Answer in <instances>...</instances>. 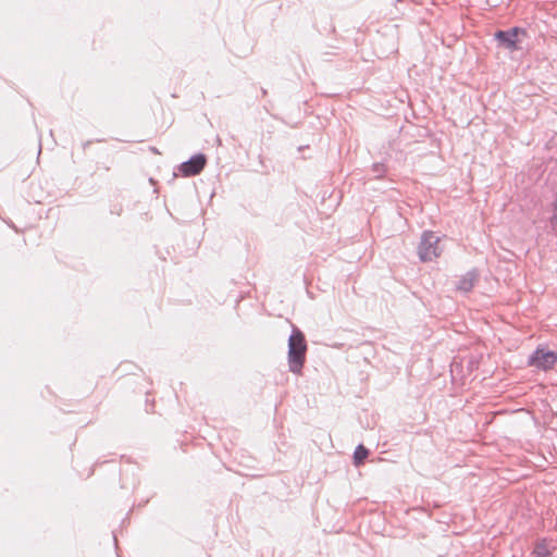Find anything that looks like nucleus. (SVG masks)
<instances>
[{"mask_svg":"<svg viewBox=\"0 0 557 557\" xmlns=\"http://www.w3.org/2000/svg\"><path fill=\"white\" fill-rule=\"evenodd\" d=\"M533 555L535 557H549L550 556V549L548 547V544L545 540L539 542L533 550Z\"/></svg>","mask_w":557,"mask_h":557,"instance_id":"obj_7","label":"nucleus"},{"mask_svg":"<svg viewBox=\"0 0 557 557\" xmlns=\"http://www.w3.org/2000/svg\"><path fill=\"white\" fill-rule=\"evenodd\" d=\"M520 28L513 27L509 30H498L495 34V38L503 45L505 48L509 50H517L518 47V34L520 33Z\"/></svg>","mask_w":557,"mask_h":557,"instance_id":"obj_4","label":"nucleus"},{"mask_svg":"<svg viewBox=\"0 0 557 557\" xmlns=\"http://www.w3.org/2000/svg\"><path fill=\"white\" fill-rule=\"evenodd\" d=\"M307 343L304 333L295 329L288 338V368L289 371L299 374L305 364Z\"/></svg>","mask_w":557,"mask_h":557,"instance_id":"obj_1","label":"nucleus"},{"mask_svg":"<svg viewBox=\"0 0 557 557\" xmlns=\"http://www.w3.org/2000/svg\"><path fill=\"white\" fill-rule=\"evenodd\" d=\"M475 281V275L473 273H467L460 281L458 282L457 288L462 292H469L472 289Z\"/></svg>","mask_w":557,"mask_h":557,"instance_id":"obj_6","label":"nucleus"},{"mask_svg":"<svg viewBox=\"0 0 557 557\" xmlns=\"http://www.w3.org/2000/svg\"><path fill=\"white\" fill-rule=\"evenodd\" d=\"M369 450L362 446H357L355 453H354V462L356 466H359L363 462V460L368 457Z\"/></svg>","mask_w":557,"mask_h":557,"instance_id":"obj_8","label":"nucleus"},{"mask_svg":"<svg viewBox=\"0 0 557 557\" xmlns=\"http://www.w3.org/2000/svg\"><path fill=\"white\" fill-rule=\"evenodd\" d=\"M557 363V351L539 347L529 358V364L540 370H549Z\"/></svg>","mask_w":557,"mask_h":557,"instance_id":"obj_3","label":"nucleus"},{"mask_svg":"<svg viewBox=\"0 0 557 557\" xmlns=\"http://www.w3.org/2000/svg\"><path fill=\"white\" fill-rule=\"evenodd\" d=\"M440 243L441 238L434 232H423L418 246V255L420 260L422 262H428L438 258L443 251Z\"/></svg>","mask_w":557,"mask_h":557,"instance_id":"obj_2","label":"nucleus"},{"mask_svg":"<svg viewBox=\"0 0 557 557\" xmlns=\"http://www.w3.org/2000/svg\"><path fill=\"white\" fill-rule=\"evenodd\" d=\"M385 169H384V165L381 164V163H376L373 165V172L375 173V176L376 177H380L382 176V174L384 173Z\"/></svg>","mask_w":557,"mask_h":557,"instance_id":"obj_9","label":"nucleus"},{"mask_svg":"<svg viewBox=\"0 0 557 557\" xmlns=\"http://www.w3.org/2000/svg\"><path fill=\"white\" fill-rule=\"evenodd\" d=\"M555 212L550 218V225L555 228L557 226V200L554 203Z\"/></svg>","mask_w":557,"mask_h":557,"instance_id":"obj_10","label":"nucleus"},{"mask_svg":"<svg viewBox=\"0 0 557 557\" xmlns=\"http://www.w3.org/2000/svg\"><path fill=\"white\" fill-rule=\"evenodd\" d=\"M206 165V157L201 153L191 157L188 161L182 163L181 171L185 176L199 174Z\"/></svg>","mask_w":557,"mask_h":557,"instance_id":"obj_5","label":"nucleus"}]
</instances>
